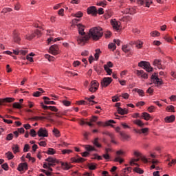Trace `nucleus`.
<instances>
[{"label":"nucleus","mask_w":176,"mask_h":176,"mask_svg":"<svg viewBox=\"0 0 176 176\" xmlns=\"http://www.w3.org/2000/svg\"><path fill=\"white\" fill-rule=\"evenodd\" d=\"M141 118L144 119L146 121H148L152 118V116H151V114L146 112L142 113Z\"/></svg>","instance_id":"5701e85b"},{"label":"nucleus","mask_w":176,"mask_h":176,"mask_svg":"<svg viewBox=\"0 0 176 176\" xmlns=\"http://www.w3.org/2000/svg\"><path fill=\"white\" fill-rule=\"evenodd\" d=\"M87 14H92V16H96L97 14V8L96 6H91L87 8Z\"/></svg>","instance_id":"f3484780"},{"label":"nucleus","mask_w":176,"mask_h":176,"mask_svg":"<svg viewBox=\"0 0 176 176\" xmlns=\"http://www.w3.org/2000/svg\"><path fill=\"white\" fill-rule=\"evenodd\" d=\"M52 133L56 138L61 137V133H60V131L57 129V128H54V129L52 130Z\"/></svg>","instance_id":"bb28decb"},{"label":"nucleus","mask_w":176,"mask_h":176,"mask_svg":"<svg viewBox=\"0 0 176 176\" xmlns=\"http://www.w3.org/2000/svg\"><path fill=\"white\" fill-rule=\"evenodd\" d=\"M20 8H21V4H20L19 2H17L15 5H14V10H19L20 9Z\"/></svg>","instance_id":"680f3d73"},{"label":"nucleus","mask_w":176,"mask_h":176,"mask_svg":"<svg viewBox=\"0 0 176 176\" xmlns=\"http://www.w3.org/2000/svg\"><path fill=\"white\" fill-rule=\"evenodd\" d=\"M13 133H9L7 135L6 140V141H12V140H13Z\"/></svg>","instance_id":"09e8293b"},{"label":"nucleus","mask_w":176,"mask_h":176,"mask_svg":"<svg viewBox=\"0 0 176 176\" xmlns=\"http://www.w3.org/2000/svg\"><path fill=\"white\" fill-rule=\"evenodd\" d=\"M130 45H135L137 49H142V46L144 45V42L138 40L137 41H131L129 43Z\"/></svg>","instance_id":"a211bd4d"},{"label":"nucleus","mask_w":176,"mask_h":176,"mask_svg":"<svg viewBox=\"0 0 176 176\" xmlns=\"http://www.w3.org/2000/svg\"><path fill=\"white\" fill-rule=\"evenodd\" d=\"M1 167L3 170H5V171H8V170H9V166L8 165V163L3 164Z\"/></svg>","instance_id":"13d9d810"},{"label":"nucleus","mask_w":176,"mask_h":176,"mask_svg":"<svg viewBox=\"0 0 176 176\" xmlns=\"http://www.w3.org/2000/svg\"><path fill=\"white\" fill-rule=\"evenodd\" d=\"M153 65L156 67L158 69H166V67L162 65V60L160 59H155L153 61Z\"/></svg>","instance_id":"9b49d317"},{"label":"nucleus","mask_w":176,"mask_h":176,"mask_svg":"<svg viewBox=\"0 0 176 176\" xmlns=\"http://www.w3.org/2000/svg\"><path fill=\"white\" fill-rule=\"evenodd\" d=\"M133 124H136V126H138L139 127H144L145 126V124L142 122V120L140 119H137L133 121Z\"/></svg>","instance_id":"393cba45"},{"label":"nucleus","mask_w":176,"mask_h":176,"mask_svg":"<svg viewBox=\"0 0 176 176\" xmlns=\"http://www.w3.org/2000/svg\"><path fill=\"white\" fill-rule=\"evenodd\" d=\"M47 155H54L56 154V150L53 148H49L47 151L46 152Z\"/></svg>","instance_id":"e433bc0d"},{"label":"nucleus","mask_w":176,"mask_h":176,"mask_svg":"<svg viewBox=\"0 0 176 176\" xmlns=\"http://www.w3.org/2000/svg\"><path fill=\"white\" fill-rule=\"evenodd\" d=\"M146 63V61H140L138 63V67H140L141 68H144L145 67Z\"/></svg>","instance_id":"69168bd1"},{"label":"nucleus","mask_w":176,"mask_h":176,"mask_svg":"<svg viewBox=\"0 0 176 176\" xmlns=\"http://www.w3.org/2000/svg\"><path fill=\"white\" fill-rule=\"evenodd\" d=\"M89 168L90 170H96V168H97V164H90L89 165Z\"/></svg>","instance_id":"bf43d9fd"},{"label":"nucleus","mask_w":176,"mask_h":176,"mask_svg":"<svg viewBox=\"0 0 176 176\" xmlns=\"http://www.w3.org/2000/svg\"><path fill=\"white\" fill-rule=\"evenodd\" d=\"M62 104H63L65 107H69V105H71V102L69 100H63L62 101Z\"/></svg>","instance_id":"3c124183"},{"label":"nucleus","mask_w":176,"mask_h":176,"mask_svg":"<svg viewBox=\"0 0 176 176\" xmlns=\"http://www.w3.org/2000/svg\"><path fill=\"white\" fill-rule=\"evenodd\" d=\"M6 156L8 159V160H12L14 157V155H13V153L12 151H8L6 153Z\"/></svg>","instance_id":"7c9ffc66"},{"label":"nucleus","mask_w":176,"mask_h":176,"mask_svg":"<svg viewBox=\"0 0 176 176\" xmlns=\"http://www.w3.org/2000/svg\"><path fill=\"white\" fill-rule=\"evenodd\" d=\"M62 155H69L72 153V150L71 149H63L61 151Z\"/></svg>","instance_id":"58836bf2"},{"label":"nucleus","mask_w":176,"mask_h":176,"mask_svg":"<svg viewBox=\"0 0 176 176\" xmlns=\"http://www.w3.org/2000/svg\"><path fill=\"white\" fill-rule=\"evenodd\" d=\"M169 100L172 102L176 101V95H172L170 98Z\"/></svg>","instance_id":"774afa93"},{"label":"nucleus","mask_w":176,"mask_h":176,"mask_svg":"<svg viewBox=\"0 0 176 176\" xmlns=\"http://www.w3.org/2000/svg\"><path fill=\"white\" fill-rule=\"evenodd\" d=\"M12 150L13 153L16 155V153H19V152H20V146H19V144H13L12 146Z\"/></svg>","instance_id":"a878e982"},{"label":"nucleus","mask_w":176,"mask_h":176,"mask_svg":"<svg viewBox=\"0 0 176 176\" xmlns=\"http://www.w3.org/2000/svg\"><path fill=\"white\" fill-rule=\"evenodd\" d=\"M37 135L38 137H49V131H47V129L46 128H40L37 132Z\"/></svg>","instance_id":"9d476101"},{"label":"nucleus","mask_w":176,"mask_h":176,"mask_svg":"<svg viewBox=\"0 0 176 176\" xmlns=\"http://www.w3.org/2000/svg\"><path fill=\"white\" fill-rule=\"evenodd\" d=\"M39 36L41 35V31L38 29H36L34 32H32L31 34H27L25 36V39H27L28 41H31L32 39H34L36 36Z\"/></svg>","instance_id":"6e6552de"},{"label":"nucleus","mask_w":176,"mask_h":176,"mask_svg":"<svg viewBox=\"0 0 176 176\" xmlns=\"http://www.w3.org/2000/svg\"><path fill=\"white\" fill-rule=\"evenodd\" d=\"M94 157L93 159L96 160H102V157L101 155H98L97 153L94 154Z\"/></svg>","instance_id":"864d4df0"},{"label":"nucleus","mask_w":176,"mask_h":176,"mask_svg":"<svg viewBox=\"0 0 176 176\" xmlns=\"http://www.w3.org/2000/svg\"><path fill=\"white\" fill-rule=\"evenodd\" d=\"M120 97H122L124 100H129L130 95L128 93H122Z\"/></svg>","instance_id":"c03bdc74"},{"label":"nucleus","mask_w":176,"mask_h":176,"mask_svg":"<svg viewBox=\"0 0 176 176\" xmlns=\"http://www.w3.org/2000/svg\"><path fill=\"white\" fill-rule=\"evenodd\" d=\"M13 39L16 43H19L21 41L19 34L16 31L13 32Z\"/></svg>","instance_id":"4be33fe9"},{"label":"nucleus","mask_w":176,"mask_h":176,"mask_svg":"<svg viewBox=\"0 0 176 176\" xmlns=\"http://www.w3.org/2000/svg\"><path fill=\"white\" fill-rule=\"evenodd\" d=\"M112 123H116V122L113 120H109L105 122L104 124L105 126H112Z\"/></svg>","instance_id":"a18cd8bd"},{"label":"nucleus","mask_w":176,"mask_h":176,"mask_svg":"<svg viewBox=\"0 0 176 176\" xmlns=\"http://www.w3.org/2000/svg\"><path fill=\"white\" fill-rule=\"evenodd\" d=\"M58 16H61L63 17L64 16V8H60L58 11Z\"/></svg>","instance_id":"0e129e2a"},{"label":"nucleus","mask_w":176,"mask_h":176,"mask_svg":"<svg viewBox=\"0 0 176 176\" xmlns=\"http://www.w3.org/2000/svg\"><path fill=\"white\" fill-rule=\"evenodd\" d=\"M174 109H175V107L173 105H169L166 107V111H168V112H175Z\"/></svg>","instance_id":"49530a36"},{"label":"nucleus","mask_w":176,"mask_h":176,"mask_svg":"<svg viewBox=\"0 0 176 176\" xmlns=\"http://www.w3.org/2000/svg\"><path fill=\"white\" fill-rule=\"evenodd\" d=\"M17 170L18 171H26L28 170V164L26 162L21 163L19 164Z\"/></svg>","instance_id":"2eb2a0df"},{"label":"nucleus","mask_w":176,"mask_h":176,"mask_svg":"<svg viewBox=\"0 0 176 176\" xmlns=\"http://www.w3.org/2000/svg\"><path fill=\"white\" fill-rule=\"evenodd\" d=\"M150 35L151 36H152L153 38H156L157 36H160V32H159L157 30H154V31H152L151 33H150Z\"/></svg>","instance_id":"c756f323"},{"label":"nucleus","mask_w":176,"mask_h":176,"mask_svg":"<svg viewBox=\"0 0 176 176\" xmlns=\"http://www.w3.org/2000/svg\"><path fill=\"white\" fill-rule=\"evenodd\" d=\"M108 47L109 49H111L113 52H114V50H116V45L113 43H109L108 45Z\"/></svg>","instance_id":"ea45409f"},{"label":"nucleus","mask_w":176,"mask_h":176,"mask_svg":"<svg viewBox=\"0 0 176 176\" xmlns=\"http://www.w3.org/2000/svg\"><path fill=\"white\" fill-rule=\"evenodd\" d=\"M118 101H120V98L118 96H114L112 97V102H118Z\"/></svg>","instance_id":"603ef678"},{"label":"nucleus","mask_w":176,"mask_h":176,"mask_svg":"<svg viewBox=\"0 0 176 176\" xmlns=\"http://www.w3.org/2000/svg\"><path fill=\"white\" fill-rule=\"evenodd\" d=\"M30 134L31 137H36V135L38 133H36V131H35V129H31Z\"/></svg>","instance_id":"6e6d98bb"},{"label":"nucleus","mask_w":176,"mask_h":176,"mask_svg":"<svg viewBox=\"0 0 176 176\" xmlns=\"http://www.w3.org/2000/svg\"><path fill=\"white\" fill-rule=\"evenodd\" d=\"M90 39V36L89 34H86V33L85 32L84 34L79 36L77 38V42L78 43V45H81V46H82V45H85V43H86V42H87V41H89Z\"/></svg>","instance_id":"7ed1b4c3"},{"label":"nucleus","mask_w":176,"mask_h":176,"mask_svg":"<svg viewBox=\"0 0 176 176\" xmlns=\"http://www.w3.org/2000/svg\"><path fill=\"white\" fill-rule=\"evenodd\" d=\"M134 91H136V93H138V94H139L140 97H144L145 96V92H144V90L140 89L138 88H135L134 89Z\"/></svg>","instance_id":"c85d7f7f"},{"label":"nucleus","mask_w":176,"mask_h":176,"mask_svg":"<svg viewBox=\"0 0 176 176\" xmlns=\"http://www.w3.org/2000/svg\"><path fill=\"white\" fill-rule=\"evenodd\" d=\"M98 86H100V83H98L97 80H92L91 82V87L89 89V91H91V93H96V91L98 90Z\"/></svg>","instance_id":"0eeeda50"},{"label":"nucleus","mask_w":176,"mask_h":176,"mask_svg":"<svg viewBox=\"0 0 176 176\" xmlns=\"http://www.w3.org/2000/svg\"><path fill=\"white\" fill-rule=\"evenodd\" d=\"M151 79L153 80V83L155 85V87L160 88L162 85H163V80L162 78H159V77L156 75H152Z\"/></svg>","instance_id":"20e7f679"},{"label":"nucleus","mask_w":176,"mask_h":176,"mask_svg":"<svg viewBox=\"0 0 176 176\" xmlns=\"http://www.w3.org/2000/svg\"><path fill=\"white\" fill-rule=\"evenodd\" d=\"M80 21V19H74L72 21V27H75L76 25L78 31V34L80 35H85V26L81 23H78Z\"/></svg>","instance_id":"f03ea898"},{"label":"nucleus","mask_w":176,"mask_h":176,"mask_svg":"<svg viewBox=\"0 0 176 176\" xmlns=\"http://www.w3.org/2000/svg\"><path fill=\"white\" fill-rule=\"evenodd\" d=\"M117 111L119 115H127V113H129V109L126 108L122 109V107H118Z\"/></svg>","instance_id":"aec40b11"},{"label":"nucleus","mask_w":176,"mask_h":176,"mask_svg":"<svg viewBox=\"0 0 176 176\" xmlns=\"http://www.w3.org/2000/svg\"><path fill=\"white\" fill-rule=\"evenodd\" d=\"M83 16V13L82 12L79 11L78 12L74 14V17H76L77 19H80V17Z\"/></svg>","instance_id":"5fc2aeb1"},{"label":"nucleus","mask_w":176,"mask_h":176,"mask_svg":"<svg viewBox=\"0 0 176 176\" xmlns=\"http://www.w3.org/2000/svg\"><path fill=\"white\" fill-rule=\"evenodd\" d=\"M133 171H135L138 174H144V170L141 169V168H135Z\"/></svg>","instance_id":"37998d69"},{"label":"nucleus","mask_w":176,"mask_h":176,"mask_svg":"<svg viewBox=\"0 0 176 176\" xmlns=\"http://www.w3.org/2000/svg\"><path fill=\"white\" fill-rule=\"evenodd\" d=\"M14 101V98H6L3 99H0V105H2L3 102H13Z\"/></svg>","instance_id":"b1692460"},{"label":"nucleus","mask_w":176,"mask_h":176,"mask_svg":"<svg viewBox=\"0 0 176 176\" xmlns=\"http://www.w3.org/2000/svg\"><path fill=\"white\" fill-rule=\"evenodd\" d=\"M142 134H148L149 132V128H142L141 129Z\"/></svg>","instance_id":"4d7b16f0"},{"label":"nucleus","mask_w":176,"mask_h":176,"mask_svg":"<svg viewBox=\"0 0 176 176\" xmlns=\"http://www.w3.org/2000/svg\"><path fill=\"white\" fill-rule=\"evenodd\" d=\"M110 23L113 30H116V31L120 30V21L113 19H111Z\"/></svg>","instance_id":"1a4fd4ad"},{"label":"nucleus","mask_w":176,"mask_h":176,"mask_svg":"<svg viewBox=\"0 0 176 176\" xmlns=\"http://www.w3.org/2000/svg\"><path fill=\"white\" fill-rule=\"evenodd\" d=\"M156 109V107L155 106L151 105L149 107H148L147 111L150 112V113H152L153 112H155V110Z\"/></svg>","instance_id":"de8ad7c7"},{"label":"nucleus","mask_w":176,"mask_h":176,"mask_svg":"<svg viewBox=\"0 0 176 176\" xmlns=\"http://www.w3.org/2000/svg\"><path fill=\"white\" fill-rule=\"evenodd\" d=\"M136 75L140 79H148V74L145 73L144 70H136Z\"/></svg>","instance_id":"4468645a"},{"label":"nucleus","mask_w":176,"mask_h":176,"mask_svg":"<svg viewBox=\"0 0 176 176\" xmlns=\"http://www.w3.org/2000/svg\"><path fill=\"white\" fill-rule=\"evenodd\" d=\"M43 98V100H45L44 101L45 104H47V105H56V102L46 100H49L48 97L44 96Z\"/></svg>","instance_id":"cd10ccee"},{"label":"nucleus","mask_w":176,"mask_h":176,"mask_svg":"<svg viewBox=\"0 0 176 176\" xmlns=\"http://www.w3.org/2000/svg\"><path fill=\"white\" fill-rule=\"evenodd\" d=\"M89 38H91L93 41H98L102 38L104 32L101 27H95L89 30Z\"/></svg>","instance_id":"f257e3e1"},{"label":"nucleus","mask_w":176,"mask_h":176,"mask_svg":"<svg viewBox=\"0 0 176 176\" xmlns=\"http://www.w3.org/2000/svg\"><path fill=\"white\" fill-rule=\"evenodd\" d=\"M85 148L87 152H91L92 151H96V148H94V146L91 145H85Z\"/></svg>","instance_id":"f704fd0d"},{"label":"nucleus","mask_w":176,"mask_h":176,"mask_svg":"<svg viewBox=\"0 0 176 176\" xmlns=\"http://www.w3.org/2000/svg\"><path fill=\"white\" fill-rule=\"evenodd\" d=\"M104 69L106 71L107 75H112V69H110L107 65H104Z\"/></svg>","instance_id":"c9c22d12"},{"label":"nucleus","mask_w":176,"mask_h":176,"mask_svg":"<svg viewBox=\"0 0 176 176\" xmlns=\"http://www.w3.org/2000/svg\"><path fill=\"white\" fill-rule=\"evenodd\" d=\"M100 54H101V50L100 49H96V53L94 54V57L96 61H98V58H100Z\"/></svg>","instance_id":"2f4dec72"},{"label":"nucleus","mask_w":176,"mask_h":176,"mask_svg":"<svg viewBox=\"0 0 176 176\" xmlns=\"http://www.w3.org/2000/svg\"><path fill=\"white\" fill-rule=\"evenodd\" d=\"M45 162H47V164L49 166L54 167L56 166V163H58V161L56 158L53 157H47L45 159Z\"/></svg>","instance_id":"ddd939ff"},{"label":"nucleus","mask_w":176,"mask_h":176,"mask_svg":"<svg viewBox=\"0 0 176 176\" xmlns=\"http://www.w3.org/2000/svg\"><path fill=\"white\" fill-rule=\"evenodd\" d=\"M140 158H133L131 160L129 164L130 166H133L134 164L135 166H138V164L135 163L137 162H139Z\"/></svg>","instance_id":"473e14b6"},{"label":"nucleus","mask_w":176,"mask_h":176,"mask_svg":"<svg viewBox=\"0 0 176 176\" xmlns=\"http://www.w3.org/2000/svg\"><path fill=\"white\" fill-rule=\"evenodd\" d=\"M97 6H102V8H105L107 6V1H102L98 3H97Z\"/></svg>","instance_id":"a19ab883"},{"label":"nucleus","mask_w":176,"mask_h":176,"mask_svg":"<svg viewBox=\"0 0 176 176\" xmlns=\"http://www.w3.org/2000/svg\"><path fill=\"white\" fill-rule=\"evenodd\" d=\"M131 118L133 119H137L138 118H141V116H140V113H134L131 115Z\"/></svg>","instance_id":"052dcab7"},{"label":"nucleus","mask_w":176,"mask_h":176,"mask_svg":"<svg viewBox=\"0 0 176 176\" xmlns=\"http://www.w3.org/2000/svg\"><path fill=\"white\" fill-rule=\"evenodd\" d=\"M143 69H145L146 72H152L153 71V67L151 66V63H149V62H146Z\"/></svg>","instance_id":"412c9836"},{"label":"nucleus","mask_w":176,"mask_h":176,"mask_svg":"<svg viewBox=\"0 0 176 176\" xmlns=\"http://www.w3.org/2000/svg\"><path fill=\"white\" fill-rule=\"evenodd\" d=\"M49 52L51 54H53V56H57V54H60L61 53V51H60V48L58 47V45L56 44L52 45L50 47Z\"/></svg>","instance_id":"423d86ee"},{"label":"nucleus","mask_w":176,"mask_h":176,"mask_svg":"<svg viewBox=\"0 0 176 176\" xmlns=\"http://www.w3.org/2000/svg\"><path fill=\"white\" fill-rule=\"evenodd\" d=\"M113 79L111 77H104L100 82L101 87H108L112 83Z\"/></svg>","instance_id":"39448f33"},{"label":"nucleus","mask_w":176,"mask_h":176,"mask_svg":"<svg viewBox=\"0 0 176 176\" xmlns=\"http://www.w3.org/2000/svg\"><path fill=\"white\" fill-rule=\"evenodd\" d=\"M42 95L41 92H39V91H37L33 94V97H41Z\"/></svg>","instance_id":"338daca9"},{"label":"nucleus","mask_w":176,"mask_h":176,"mask_svg":"<svg viewBox=\"0 0 176 176\" xmlns=\"http://www.w3.org/2000/svg\"><path fill=\"white\" fill-rule=\"evenodd\" d=\"M165 123H173V122H175V116L171 115L170 116H166L164 118Z\"/></svg>","instance_id":"6ab92c4d"},{"label":"nucleus","mask_w":176,"mask_h":176,"mask_svg":"<svg viewBox=\"0 0 176 176\" xmlns=\"http://www.w3.org/2000/svg\"><path fill=\"white\" fill-rule=\"evenodd\" d=\"M93 144L95 145V146H96V148H101V144L98 143V138H96L94 139Z\"/></svg>","instance_id":"4c0bfd02"},{"label":"nucleus","mask_w":176,"mask_h":176,"mask_svg":"<svg viewBox=\"0 0 176 176\" xmlns=\"http://www.w3.org/2000/svg\"><path fill=\"white\" fill-rule=\"evenodd\" d=\"M122 50L124 53H129V52H130V50L129 49V47H127V45H122Z\"/></svg>","instance_id":"79ce46f5"},{"label":"nucleus","mask_w":176,"mask_h":176,"mask_svg":"<svg viewBox=\"0 0 176 176\" xmlns=\"http://www.w3.org/2000/svg\"><path fill=\"white\" fill-rule=\"evenodd\" d=\"M120 135L123 138V140H130V135L126 134L124 131L120 132Z\"/></svg>","instance_id":"72a5a7b5"},{"label":"nucleus","mask_w":176,"mask_h":176,"mask_svg":"<svg viewBox=\"0 0 176 176\" xmlns=\"http://www.w3.org/2000/svg\"><path fill=\"white\" fill-rule=\"evenodd\" d=\"M60 165L64 171H67L68 170H70V168H72V165H71V164L68 162H60Z\"/></svg>","instance_id":"dca6fc26"},{"label":"nucleus","mask_w":176,"mask_h":176,"mask_svg":"<svg viewBox=\"0 0 176 176\" xmlns=\"http://www.w3.org/2000/svg\"><path fill=\"white\" fill-rule=\"evenodd\" d=\"M13 108H16V109H21L22 107L21 104L19 102H14L13 104Z\"/></svg>","instance_id":"8fccbe9b"},{"label":"nucleus","mask_w":176,"mask_h":176,"mask_svg":"<svg viewBox=\"0 0 176 176\" xmlns=\"http://www.w3.org/2000/svg\"><path fill=\"white\" fill-rule=\"evenodd\" d=\"M65 74H66L68 76H72L73 72L70 71L69 69H68V67H67L66 69L65 70Z\"/></svg>","instance_id":"e2e57ef3"},{"label":"nucleus","mask_w":176,"mask_h":176,"mask_svg":"<svg viewBox=\"0 0 176 176\" xmlns=\"http://www.w3.org/2000/svg\"><path fill=\"white\" fill-rule=\"evenodd\" d=\"M41 107L43 108V109H45V111H47V109H50L52 112H58V109H57V107H56L55 106H46L43 102H41Z\"/></svg>","instance_id":"f8f14e48"}]
</instances>
